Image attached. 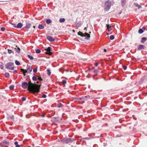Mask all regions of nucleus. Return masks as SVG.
Instances as JSON below:
<instances>
[{
	"label": "nucleus",
	"mask_w": 147,
	"mask_h": 147,
	"mask_svg": "<svg viewBox=\"0 0 147 147\" xmlns=\"http://www.w3.org/2000/svg\"><path fill=\"white\" fill-rule=\"evenodd\" d=\"M31 26V24L29 23H27L26 24V27L27 28H29Z\"/></svg>",
	"instance_id": "15"
},
{
	"label": "nucleus",
	"mask_w": 147,
	"mask_h": 147,
	"mask_svg": "<svg viewBox=\"0 0 147 147\" xmlns=\"http://www.w3.org/2000/svg\"><path fill=\"white\" fill-rule=\"evenodd\" d=\"M37 68L36 67L33 69V72L34 73H36L37 71Z\"/></svg>",
	"instance_id": "35"
},
{
	"label": "nucleus",
	"mask_w": 147,
	"mask_h": 147,
	"mask_svg": "<svg viewBox=\"0 0 147 147\" xmlns=\"http://www.w3.org/2000/svg\"><path fill=\"white\" fill-rule=\"evenodd\" d=\"M143 30L142 29H140L138 30V32L140 34H142L143 32Z\"/></svg>",
	"instance_id": "23"
},
{
	"label": "nucleus",
	"mask_w": 147,
	"mask_h": 147,
	"mask_svg": "<svg viewBox=\"0 0 147 147\" xmlns=\"http://www.w3.org/2000/svg\"><path fill=\"white\" fill-rule=\"evenodd\" d=\"M1 144H2L3 146H4V145L7 144L8 143L6 141H5L3 142H2L1 143Z\"/></svg>",
	"instance_id": "18"
},
{
	"label": "nucleus",
	"mask_w": 147,
	"mask_h": 147,
	"mask_svg": "<svg viewBox=\"0 0 147 147\" xmlns=\"http://www.w3.org/2000/svg\"><path fill=\"white\" fill-rule=\"evenodd\" d=\"M135 5L136 7H138V9H140L141 7V6H140L137 3H135Z\"/></svg>",
	"instance_id": "21"
},
{
	"label": "nucleus",
	"mask_w": 147,
	"mask_h": 147,
	"mask_svg": "<svg viewBox=\"0 0 147 147\" xmlns=\"http://www.w3.org/2000/svg\"><path fill=\"white\" fill-rule=\"evenodd\" d=\"M87 27H85L84 28V30H87Z\"/></svg>",
	"instance_id": "48"
},
{
	"label": "nucleus",
	"mask_w": 147,
	"mask_h": 147,
	"mask_svg": "<svg viewBox=\"0 0 147 147\" xmlns=\"http://www.w3.org/2000/svg\"><path fill=\"white\" fill-rule=\"evenodd\" d=\"M28 57L30 58L31 60H33L34 59L33 57L30 55H28Z\"/></svg>",
	"instance_id": "22"
},
{
	"label": "nucleus",
	"mask_w": 147,
	"mask_h": 147,
	"mask_svg": "<svg viewBox=\"0 0 147 147\" xmlns=\"http://www.w3.org/2000/svg\"><path fill=\"white\" fill-rule=\"evenodd\" d=\"M17 71L16 70H14L13 71V73H17Z\"/></svg>",
	"instance_id": "47"
},
{
	"label": "nucleus",
	"mask_w": 147,
	"mask_h": 147,
	"mask_svg": "<svg viewBox=\"0 0 147 147\" xmlns=\"http://www.w3.org/2000/svg\"><path fill=\"white\" fill-rule=\"evenodd\" d=\"M22 87L28 90L30 92L33 93H38L40 91V86L37 84H33L30 82L28 83L24 82L22 83Z\"/></svg>",
	"instance_id": "1"
},
{
	"label": "nucleus",
	"mask_w": 147,
	"mask_h": 147,
	"mask_svg": "<svg viewBox=\"0 0 147 147\" xmlns=\"http://www.w3.org/2000/svg\"><path fill=\"white\" fill-rule=\"evenodd\" d=\"M62 83L63 84H65L66 83V81L65 80H63L62 81Z\"/></svg>",
	"instance_id": "38"
},
{
	"label": "nucleus",
	"mask_w": 147,
	"mask_h": 147,
	"mask_svg": "<svg viewBox=\"0 0 147 147\" xmlns=\"http://www.w3.org/2000/svg\"><path fill=\"white\" fill-rule=\"evenodd\" d=\"M37 78L35 76H33L32 77V80L34 81H36L37 80Z\"/></svg>",
	"instance_id": "32"
},
{
	"label": "nucleus",
	"mask_w": 147,
	"mask_h": 147,
	"mask_svg": "<svg viewBox=\"0 0 147 147\" xmlns=\"http://www.w3.org/2000/svg\"><path fill=\"white\" fill-rule=\"evenodd\" d=\"M37 77H38L37 78V79L39 80L40 81H42V79L40 77H38L37 76Z\"/></svg>",
	"instance_id": "33"
},
{
	"label": "nucleus",
	"mask_w": 147,
	"mask_h": 147,
	"mask_svg": "<svg viewBox=\"0 0 147 147\" xmlns=\"http://www.w3.org/2000/svg\"><path fill=\"white\" fill-rule=\"evenodd\" d=\"M21 71H22L23 73V74L24 76L26 75L25 73L28 72V73L31 72L32 70V68L30 67H28L27 68V70H25L24 69H20Z\"/></svg>",
	"instance_id": "4"
},
{
	"label": "nucleus",
	"mask_w": 147,
	"mask_h": 147,
	"mask_svg": "<svg viewBox=\"0 0 147 147\" xmlns=\"http://www.w3.org/2000/svg\"><path fill=\"white\" fill-rule=\"evenodd\" d=\"M22 26L23 25L22 24L19 23L17 25L16 28H20L22 27Z\"/></svg>",
	"instance_id": "11"
},
{
	"label": "nucleus",
	"mask_w": 147,
	"mask_h": 147,
	"mask_svg": "<svg viewBox=\"0 0 147 147\" xmlns=\"http://www.w3.org/2000/svg\"><path fill=\"white\" fill-rule=\"evenodd\" d=\"M16 51L17 52L19 53L20 52V49L19 48H15Z\"/></svg>",
	"instance_id": "28"
},
{
	"label": "nucleus",
	"mask_w": 147,
	"mask_h": 147,
	"mask_svg": "<svg viewBox=\"0 0 147 147\" xmlns=\"http://www.w3.org/2000/svg\"><path fill=\"white\" fill-rule=\"evenodd\" d=\"M51 21L50 19H47L46 20V23L47 24H49L51 23Z\"/></svg>",
	"instance_id": "26"
},
{
	"label": "nucleus",
	"mask_w": 147,
	"mask_h": 147,
	"mask_svg": "<svg viewBox=\"0 0 147 147\" xmlns=\"http://www.w3.org/2000/svg\"><path fill=\"white\" fill-rule=\"evenodd\" d=\"M41 116L42 117H44L45 116V114H42Z\"/></svg>",
	"instance_id": "45"
},
{
	"label": "nucleus",
	"mask_w": 147,
	"mask_h": 147,
	"mask_svg": "<svg viewBox=\"0 0 147 147\" xmlns=\"http://www.w3.org/2000/svg\"><path fill=\"white\" fill-rule=\"evenodd\" d=\"M142 28H143L144 30H145L146 28H145V27H144V26L143 27H142Z\"/></svg>",
	"instance_id": "49"
},
{
	"label": "nucleus",
	"mask_w": 147,
	"mask_h": 147,
	"mask_svg": "<svg viewBox=\"0 0 147 147\" xmlns=\"http://www.w3.org/2000/svg\"><path fill=\"white\" fill-rule=\"evenodd\" d=\"M3 65H0V67L1 69H3Z\"/></svg>",
	"instance_id": "42"
},
{
	"label": "nucleus",
	"mask_w": 147,
	"mask_h": 147,
	"mask_svg": "<svg viewBox=\"0 0 147 147\" xmlns=\"http://www.w3.org/2000/svg\"><path fill=\"white\" fill-rule=\"evenodd\" d=\"M33 27H34V28H35V26H33Z\"/></svg>",
	"instance_id": "52"
},
{
	"label": "nucleus",
	"mask_w": 147,
	"mask_h": 147,
	"mask_svg": "<svg viewBox=\"0 0 147 147\" xmlns=\"http://www.w3.org/2000/svg\"><path fill=\"white\" fill-rule=\"evenodd\" d=\"M84 34V36L86 37V38L87 40L89 39L90 37V35L86 32Z\"/></svg>",
	"instance_id": "9"
},
{
	"label": "nucleus",
	"mask_w": 147,
	"mask_h": 147,
	"mask_svg": "<svg viewBox=\"0 0 147 147\" xmlns=\"http://www.w3.org/2000/svg\"><path fill=\"white\" fill-rule=\"evenodd\" d=\"M14 87V86L13 85H11L9 86V88L10 90H12L13 89Z\"/></svg>",
	"instance_id": "30"
},
{
	"label": "nucleus",
	"mask_w": 147,
	"mask_h": 147,
	"mask_svg": "<svg viewBox=\"0 0 147 147\" xmlns=\"http://www.w3.org/2000/svg\"><path fill=\"white\" fill-rule=\"evenodd\" d=\"M18 143L17 142H14V144L15 145L16 147H20V146L18 144Z\"/></svg>",
	"instance_id": "20"
},
{
	"label": "nucleus",
	"mask_w": 147,
	"mask_h": 147,
	"mask_svg": "<svg viewBox=\"0 0 147 147\" xmlns=\"http://www.w3.org/2000/svg\"><path fill=\"white\" fill-rule=\"evenodd\" d=\"M144 46L142 45H140L137 48L138 50H144Z\"/></svg>",
	"instance_id": "7"
},
{
	"label": "nucleus",
	"mask_w": 147,
	"mask_h": 147,
	"mask_svg": "<svg viewBox=\"0 0 147 147\" xmlns=\"http://www.w3.org/2000/svg\"><path fill=\"white\" fill-rule=\"evenodd\" d=\"M5 67L7 69L13 70L14 68V63L12 62H9L6 64Z\"/></svg>",
	"instance_id": "2"
},
{
	"label": "nucleus",
	"mask_w": 147,
	"mask_h": 147,
	"mask_svg": "<svg viewBox=\"0 0 147 147\" xmlns=\"http://www.w3.org/2000/svg\"><path fill=\"white\" fill-rule=\"evenodd\" d=\"M59 108H60L61 106V104L60 103L58 104L57 105Z\"/></svg>",
	"instance_id": "37"
},
{
	"label": "nucleus",
	"mask_w": 147,
	"mask_h": 147,
	"mask_svg": "<svg viewBox=\"0 0 147 147\" xmlns=\"http://www.w3.org/2000/svg\"><path fill=\"white\" fill-rule=\"evenodd\" d=\"M22 100L23 101H24L26 100V98L25 97H23L22 98Z\"/></svg>",
	"instance_id": "43"
},
{
	"label": "nucleus",
	"mask_w": 147,
	"mask_h": 147,
	"mask_svg": "<svg viewBox=\"0 0 147 147\" xmlns=\"http://www.w3.org/2000/svg\"><path fill=\"white\" fill-rule=\"evenodd\" d=\"M107 29L109 30H111V26H110L109 25V24H107Z\"/></svg>",
	"instance_id": "13"
},
{
	"label": "nucleus",
	"mask_w": 147,
	"mask_h": 147,
	"mask_svg": "<svg viewBox=\"0 0 147 147\" xmlns=\"http://www.w3.org/2000/svg\"><path fill=\"white\" fill-rule=\"evenodd\" d=\"M47 97V96L45 94H43L42 95V97L45 98H46Z\"/></svg>",
	"instance_id": "41"
},
{
	"label": "nucleus",
	"mask_w": 147,
	"mask_h": 147,
	"mask_svg": "<svg viewBox=\"0 0 147 147\" xmlns=\"http://www.w3.org/2000/svg\"><path fill=\"white\" fill-rule=\"evenodd\" d=\"M89 33H91V32H89Z\"/></svg>",
	"instance_id": "54"
},
{
	"label": "nucleus",
	"mask_w": 147,
	"mask_h": 147,
	"mask_svg": "<svg viewBox=\"0 0 147 147\" xmlns=\"http://www.w3.org/2000/svg\"><path fill=\"white\" fill-rule=\"evenodd\" d=\"M147 40V38L146 37H144L142 38L141 42L143 43Z\"/></svg>",
	"instance_id": "10"
},
{
	"label": "nucleus",
	"mask_w": 147,
	"mask_h": 147,
	"mask_svg": "<svg viewBox=\"0 0 147 147\" xmlns=\"http://www.w3.org/2000/svg\"><path fill=\"white\" fill-rule=\"evenodd\" d=\"M5 76L6 78H8L9 76V74L8 73H5Z\"/></svg>",
	"instance_id": "19"
},
{
	"label": "nucleus",
	"mask_w": 147,
	"mask_h": 147,
	"mask_svg": "<svg viewBox=\"0 0 147 147\" xmlns=\"http://www.w3.org/2000/svg\"><path fill=\"white\" fill-rule=\"evenodd\" d=\"M114 38H115L114 36L113 35H111L109 37L110 39L111 40H113L114 39Z\"/></svg>",
	"instance_id": "27"
},
{
	"label": "nucleus",
	"mask_w": 147,
	"mask_h": 147,
	"mask_svg": "<svg viewBox=\"0 0 147 147\" xmlns=\"http://www.w3.org/2000/svg\"><path fill=\"white\" fill-rule=\"evenodd\" d=\"M65 21V19L64 18H60L59 20L60 22L62 23L64 22Z\"/></svg>",
	"instance_id": "16"
},
{
	"label": "nucleus",
	"mask_w": 147,
	"mask_h": 147,
	"mask_svg": "<svg viewBox=\"0 0 147 147\" xmlns=\"http://www.w3.org/2000/svg\"><path fill=\"white\" fill-rule=\"evenodd\" d=\"M98 63H95V66H98Z\"/></svg>",
	"instance_id": "46"
},
{
	"label": "nucleus",
	"mask_w": 147,
	"mask_h": 147,
	"mask_svg": "<svg viewBox=\"0 0 147 147\" xmlns=\"http://www.w3.org/2000/svg\"><path fill=\"white\" fill-rule=\"evenodd\" d=\"M8 53L9 54L14 53L13 52L12 50L9 49H8Z\"/></svg>",
	"instance_id": "24"
},
{
	"label": "nucleus",
	"mask_w": 147,
	"mask_h": 147,
	"mask_svg": "<svg viewBox=\"0 0 147 147\" xmlns=\"http://www.w3.org/2000/svg\"><path fill=\"white\" fill-rule=\"evenodd\" d=\"M47 73L48 75L49 76H50L51 74V72L50 71V70L49 69H47Z\"/></svg>",
	"instance_id": "25"
},
{
	"label": "nucleus",
	"mask_w": 147,
	"mask_h": 147,
	"mask_svg": "<svg viewBox=\"0 0 147 147\" xmlns=\"http://www.w3.org/2000/svg\"><path fill=\"white\" fill-rule=\"evenodd\" d=\"M65 71H67V72H68L69 71V70H68V69H67V70H65Z\"/></svg>",
	"instance_id": "51"
},
{
	"label": "nucleus",
	"mask_w": 147,
	"mask_h": 147,
	"mask_svg": "<svg viewBox=\"0 0 147 147\" xmlns=\"http://www.w3.org/2000/svg\"><path fill=\"white\" fill-rule=\"evenodd\" d=\"M36 53H40L41 51L39 49H38L36 50Z\"/></svg>",
	"instance_id": "31"
},
{
	"label": "nucleus",
	"mask_w": 147,
	"mask_h": 147,
	"mask_svg": "<svg viewBox=\"0 0 147 147\" xmlns=\"http://www.w3.org/2000/svg\"><path fill=\"white\" fill-rule=\"evenodd\" d=\"M82 22L81 21H79L76 24V26L78 27H80L82 25Z\"/></svg>",
	"instance_id": "12"
},
{
	"label": "nucleus",
	"mask_w": 147,
	"mask_h": 147,
	"mask_svg": "<svg viewBox=\"0 0 147 147\" xmlns=\"http://www.w3.org/2000/svg\"><path fill=\"white\" fill-rule=\"evenodd\" d=\"M123 69L125 70H126L127 69V67L125 66H123Z\"/></svg>",
	"instance_id": "40"
},
{
	"label": "nucleus",
	"mask_w": 147,
	"mask_h": 147,
	"mask_svg": "<svg viewBox=\"0 0 147 147\" xmlns=\"http://www.w3.org/2000/svg\"><path fill=\"white\" fill-rule=\"evenodd\" d=\"M111 6V3L110 1L106 2L105 4V10L108 11L110 8Z\"/></svg>",
	"instance_id": "3"
},
{
	"label": "nucleus",
	"mask_w": 147,
	"mask_h": 147,
	"mask_svg": "<svg viewBox=\"0 0 147 147\" xmlns=\"http://www.w3.org/2000/svg\"><path fill=\"white\" fill-rule=\"evenodd\" d=\"M38 28L40 29H42L44 28V27L41 24H39L38 26Z\"/></svg>",
	"instance_id": "17"
},
{
	"label": "nucleus",
	"mask_w": 147,
	"mask_h": 147,
	"mask_svg": "<svg viewBox=\"0 0 147 147\" xmlns=\"http://www.w3.org/2000/svg\"><path fill=\"white\" fill-rule=\"evenodd\" d=\"M94 72L95 73H96L98 72V70L97 69H95V70H94Z\"/></svg>",
	"instance_id": "44"
},
{
	"label": "nucleus",
	"mask_w": 147,
	"mask_h": 147,
	"mask_svg": "<svg viewBox=\"0 0 147 147\" xmlns=\"http://www.w3.org/2000/svg\"><path fill=\"white\" fill-rule=\"evenodd\" d=\"M47 39L50 41H53L55 40V39L53 38L52 36H48L47 37Z\"/></svg>",
	"instance_id": "8"
},
{
	"label": "nucleus",
	"mask_w": 147,
	"mask_h": 147,
	"mask_svg": "<svg viewBox=\"0 0 147 147\" xmlns=\"http://www.w3.org/2000/svg\"><path fill=\"white\" fill-rule=\"evenodd\" d=\"M73 32H75V31H74V30H73Z\"/></svg>",
	"instance_id": "53"
},
{
	"label": "nucleus",
	"mask_w": 147,
	"mask_h": 147,
	"mask_svg": "<svg viewBox=\"0 0 147 147\" xmlns=\"http://www.w3.org/2000/svg\"><path fill=\"white\" fill-rule=\"evenodd\" d=\"M122 4H123V5L125 4V0H121Z\"/></svg>",
	"instance_id": "36"
},
{
	"label": "nucleus",
	"mask_w": 147,
	"mask_h": 147,
	"mask_svg": "<svg viewBox=\"0 0 147 147\" xmlns=\"http://www.w3.org/2000/svg\"><path fill=\"white\" fill-rule=\"evenodd\" d=\"M15 63L17 65H20V62L17 60H16L15 61Z\"/></svg>",
	"instance_id": "29"
},
{
	"label": "nucleus",
	"mask_w": 147,
	"mask_h": 147,
	"mask_svg": "<svg viewBox=\"0 0 147 147\" xmlns=\"http://www.w3.org/2000/svg\"><path fill=\"white\" fill-rule=\"evenodd\" d=\"M74 140L71 138H65L63 139L62 141V142L65 144H68L70 142H72Z\"/></svg>",
	"instance_id": "5"
},
{
	"label": "nucleus",
	"mask_w": 147,
	"mask_h": 147,
	"mask_svg": "<svg viewBox=\"0 0 147 147\" xmlns=\"http://www.w3.org/2000/svg\"><path fill=\"white\" fill-rule=\"evenodd\" d=\"M11 24L13 25V27L16 28V24L11 23Z\"/></svg>",
	"instance_id": "34"
},
{
	"label": "nucleus",
	"mask_w": 147,
	"mask_h": 147,
	"mask_svg": "<svg viewBox=\"0 0 147 147\" xmlns=\"http://www.w3.org/2000/svg\"><path fill=\"white\" fill-rule=\"evenodd\" d=\"M78 35H80V36L82 37L84 36V34L81 32H78Z\"/></svg>",
	"instance_id": "14"
},
{
	"label": "nucleus",
	"mask_w": 147,
	"mask_h": 147,
	"mask_svg": "<svg viewBox=\"0 0 147 147\" xmlns=\"http://www.w3.org/2000/svg\"><path fill=\"white\" fill-rule=\"evenodd\" d=\"M1 30L2 31H4L5 30V28L4 27H1Z\"/></svg>",
	"instance_id": "39"
},
{
	"label": "nucleus",
	"mask_w": 147,
	"mask_h": 147,
	"mask_svg": "<svg viewBox=\"0 0 147 147\" xmlns=\"http://www.w3.org/2000/svg\"><path fill=\"white\" fill-rule=\"evenodd\" d=\"M104 51L105 52H106L107 51V50L106 49H105L104 50Z\"/></svg>",
	"instance_id": "50"
},
{
	"label": "nucleus",
	"mask_w": 147,
	"mask_h": 147,
	"mask_svg": "<svg viewBox=\"0 0 147 147\" xmlns=\"http://www.w3.org/2000/svg\"><path fill=\"white\" fill-rule=\"evenodd\" d=\"M45 50H46L47 51L46 52V53L47 54H49V55H51L52 54L51 52V48L50 47H48L47 49H46Z\"/></svg>",
	"instance_id": "6"
}]
</instances>
